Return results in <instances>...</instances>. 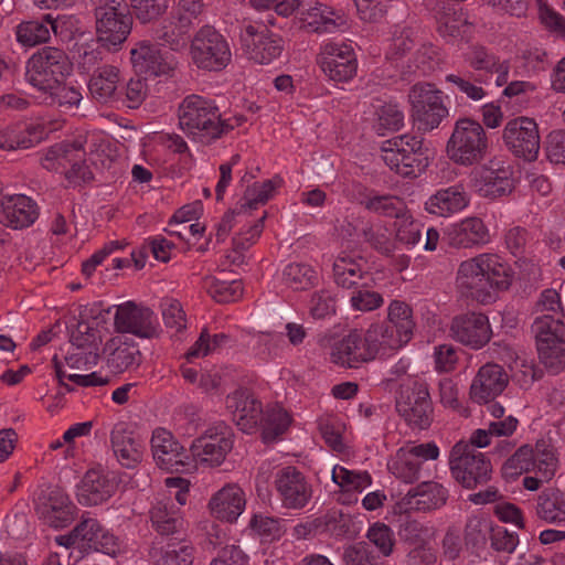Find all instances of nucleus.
Wrapping results in <instances>:
<instances>
[{
  "mask_svg": "<svg viewBox=\"0 0 565 565\" xmlns=\"http://www.w3.org/2000/svg\"><path fill=\"white\" fill-rule=\"evenodd\" d=\"M180 129L193 139L212 141L234 129L221 119L217 106L199 95L186 96L178 108Z\"/></svg>",
  "mask_w": 565,
  "mask_h": 565,
  "instance_id": "f257e3e1",
  "label": "nucleus"
},
{
  "mask_svg": "<svg viewBox=\"0 0 565 565\" xmlns=\"http://www.w3.org/2000/svg\"><path fill=\"white\" fill-rule=\"evenodd\" d=\"M489 151V139L482 125L471 118H460L455 122L446 145L450 161L461 167L481 163Z\"/></svg>",
  "mask_w": 565,
  "mask_h": 565,
  "instance_id": "f03ea898",
  "label": "nucleus"
},
{
  "mask_svg": "<svg viewBox=\"0 0 565 565\" xmlns=\"http://www.w3.org/2000/svg\"><path fill=\"white\" fill-rule=\"evenodd\" d=\"M384 162L402 177L416 178L429 163L428 148L420 136L401 135L383 142Z\"/></svg>",
  "mask_w": 565,
  "mask_h": 565,
  "instance_id": "7ed1b4c3",
  "label": "nucleus"
},
{
  "mask_svg": "<svg viewBox=\"0 0 565 565\" xmlns=\"http://www.w3.org/2000/svg\"><path fill=\"white\" fill-rule=\"evenodd\" d=\"M73 64L64 50L43 46L26 62V81L43 92H52L71 74Z\"/></svg>",
  "mask_w": 565,
  "mask_h": 565,
  "instance_id": "20e7f679",
  "label": "nucleus"
},
{
  "mask_svg": "<svg viewBox=\"0 0 565 565\" xmlns=\"http://www.w3.org/2000/svg\"><path fill=\"white\" fill-rule=\"evenodd\" d=\"M452 477L463 488L473 489L491 479L492 466L486 456L467 443H457L450 452Z\"/></svg>",
  "mask_w": 565,
  "mask_h": 565,
  "instance_id": "39448f33",
  "label": "nucleus"
},
{
  "mask_svg": "<svg viewBox=\"0 0 565 565\" xmlns=\"http://www.w3.org/2000/svg\"><path fill=\"white\" fill-rule=\"evenodd\" d=\"M191 57L199 68L220 72L230 64L232 52L224 35L206 24L192 39Z\"/></svg>",
  "mask_w": 565,
  "mask_h": 565,
  "instance_id": "423d86ee",
  "label": "nucleus"
},
{
  "mask_svg": "<svg viewBox=\"0 0 565 565\" xmlns=\"http://www.w3.org/2000/svg\"><path fill=\"white\" fill-rule=\"evenodd\" d=\"M97 41L107 50H116L128 38L132 28V15L125 4L110 0L95 8Z\"/></svg>",
  "mask_w": 565,
  "mask_h": 565,
  "instance_id": "0eeeda50",
  "label": "nucleus"
},
{
  "mask_svg": "<svg viewBox=\"0 0 565 565\" xmlns=\"http://www.w3.org/2000/svg\"><path fill=\"white\" fill-rule=\"evenodd\" d=\"M505 147L518 158L535 161L540 151V134L533 118L521 116L510 119L502 132Z\"/></svg>",
  "mask_w": 565,
  "mask_h": 565,
  "instance_id": "6e6552de",
  "label": "nucleus"
},
{
  "mask_svg": "<svg viewBox=\"0 0 565 565\" xmlns=\"http://www.w3.org/2000/svg\"><path fill=\"white\" fill-rule=\"evenodd\" d=\"M396 411L408 424L420 429L427 428L433 414L427 385L415 382L413 385L401 386L396 397Z\"/></svg>",
  "mask_w": 565,
  "mask_h": 565,
  "instance_id": "1a4fd4ad",
  "label": "nucleus"
},
{
  "mask_svg": "<svg viewBox=\"0 0 565 565\" xmlns=\"http://www.w3.org/2000/svg\"><path fill=\"white\" fill-rule=\"evenodd\" d=\"M233 448V433L225 424L209 428L204 435L196 438L191 452L196 461L210 467H217Z\"/></svg>",
  "mask_w": 565,
  "mask_h": 565,
  "instance_id": "9d476101",
  "label": "nucleus"
},
{
  "mask_svg": "<svg viewBox=\"0 0 565 565\" xmlns=\"http://www.w3.org/2000/svg\"><path fill=\"white\" fill-rule=\"evenodd\" d=\"M117 332L131 333L141 339H152L158 335L153 312L134 301L119 305L114 317Z\"/></svg>",
  "mask_w": 565,
  "mask_h": 565,
  "instance_id": "9b49d317",
  "label": "nucleus"
},
{
  "mask_svg": "<svg viewBox=\"0 0 565 565\" xmlns=\"http://www.w3.org/2000/svg\"><path fill=\"white\" fill-rule=\"evenodd\" d=\"M451 337L475 350L483 348L492 338L488 317L481 312H466L456 316L450 324Z\"/></svg>",
  "mask_w": 565,
  "mask_h": 565,
  "instance_id": "f8f14e48",
  "label": "nucleus"
},
{
  "mask_svg": "<svg viewBox=\"0 0 565 565\" xmlns=\"http://www.w3.org/2000/svg\"><path fill=\"white\" fill-rule=\"evenodd\" d=\"M322 72L334 82H348L358 71L355 53L349 44L329 43L318 58Z\"/></svg>",
  "mask_w": 565,
  "mask_h": 565,
  "instance_id": "ddd939ff",
  "label": "nucleus"
},
{
  "mask_svg": "<svg viewBox=\"0 0 565 565\" xmlns=\"http://www.w3.org/2000/svg\"><path fill=\"white\" fill-rule=\"evenodd\" d=\"M489 286L484 278L483 262L478 256L460 263L456 275V287L461 296L480 303L492 302Z\"/></svg>",
  "mask_w": 565,
  "mask_h": 565,
  "instance_id": "4468645a",
  "label": "nucleus"
},
{
  "mask_svg": "<svg viewBox=\"0 0 565 565\" xmlns=\"http://www.w3.org/2000/svg\"><path fill=\"white\" fill-rule=\"evenodd\" d=\"M275 484L284 507L288 509L303 508L312 495L311 486L305 476L291 466L277 472Z\"/></svg>",
  "mask_w": 565,
  "mask_h": 565,
  "instance_id": "2eb2a0df",
  "label": "nucleus"
},
{
  "mask_svg": "<svg viewBox=\"0 0 565 565\" xmlns=\"http://www.w3.org/2000/svg\"><path fill=\"white\" fill-rule=\"evenodd\" d=\"M246 35L250 38L244 39L247 46L248 58L258 64H269L273 60L280 56L284 51V40L281 36L268 30L267 25L258 28L248 24L245 28Z\"/></svg>",
  "mask_w": 565,
  "mask_h": 565,
  "instance_id": "dca6fc26",
  "label": "nucleus"
},
{
  "mask_svg": "<svg viewBox=\"0 0 565 565\" xmlns=\"http://www.w3.org/2000/svg\"><path fill=\"white\" fill-rule=\"evenodd\" d=\"M509 384V375L497 363L482 365L470 386V398L478 404H486L500 395Z\"/></svg>",
  "mask_w": 565,
  "mask_h": 565,
  "instance_id": "f3484780",
  "label": "nucleus"
},
{
  "mask_svg": "<svg viewBox=\"0 0 565 565\" xmlns=\"http://www.w3.org/2000/svg\"><path fill=\"white\" fill-rule=\"evenodd\" d=\"M511 170L499 163L490 162L473 172L475 186L482 198L497 199L508 195L513 190Z\"/></svg>",
  "mask_w": 565,
  "mask_h": 565,
  "instance_id": "a211bd4d",
  "label": "nucleus"
},
{
  "mask_svg": "<svg viewBox=\"0 0 565 565\" xmlns=\"http://www.w3.org/2000/svg\"><path fill=\"white\" fill-rule=\"evenodd\" d=\"M447 244L457 249L473 248L490 241L489 231L480 217L470 216L454 223L446 232Z\"/></svg>",
  "mask_w": 565,
  "mask_h": 565,
  "instance_id": "6ab92c4d",
  "label": "nucleus"
},
{
  "mask_svg": "<svg viewBox=\"0 0 565 565\" xmlns=\"http://www.w3.org/2000/svg\"><path fill=\"white\" fill-rule=\"evenodd\" d=\"M151 449L157 465L168 471H180L185 466V450L164 428H157L151 438Z\"/></svg>",
  "mask_w": 565,
  "mask_h": 565,
  "instance_id": "aec40b11",
  "label": "nucleus"
},
{
  "mask_svg": "<svg viewBox=\"0 0 565 565\" xmlns=\"http://www.w3.org/2000/svg\"><path fill=\"white\" fill-rule=\"evenodd\" d=\"M374 358V349L367 343L366 334L362 337L356 330L338 341L331 351L332 362L348 367H355Z\"/></svg>",
  "mask_w": 565,
  "mask_h": 565,
  "instance_id": "412c9836",
  "label": "nucleus"
},
{
  "mask_svg": "<svg viewBox=\"0 0 565 565\" xmlns=\"http://www.w3.org/2000/svg\"><path fill=\"white\" fill-rule=\"evenodd\" d=\"M226 405L233 415V420L244 433H250L262 419V404L247 390H236L228 395Z\"/></svg>",
  "mask_w": 565,
  "mask_h": 565,
  "instance_id": "4be33fe9",
  "label": "nucleus"
},
{
  "mask_svg": "<svg viewBox=\"0 0 565 565\" xmlns=\"http://www.w3.org/2000/svg\"><path fill=\"white\" fill-rule=\"evenodd\" d=\"M130 60L135 72L146 77L169 74L173 70L172 62L161 50L147 41L139 42L130 51Z\"/></svg>",
  "mask_w": 565,
  "mask_h": 565,
  "instance_id": "5701e85b",
  "label": "nucleus"
},
{
  "mask_svg": "<svg viewBox=\"0 0 565 565\" xmlns=\"http://www.w3.org/2000/svg\"><path fill=\"white\" fill-rule=\"evenodd\" d=\"M1 207L0 222L14 230L32 225L39 216L36 203L23 194L4 198Z\"/></svg>",
  "mask_w": 565,
  "mask_h": 565,
  "instance_id": "b1692460",
  "label": "nucleus"
},
{
  "mask_svg": "<svg viewBox=\"0 0 565 565\" xmlns=\"http://www.w3.org/2000/svg\"><path fill=\"white\" fill-rule=\"evenodd\" d=\"M105 364L110 374H121L137 369L142 360L139 348L132 342H121L110 339L104 348Z\"/></svg>",
  "mask_w": 565,
  "mask_h": 565,
  "instance_id": "393cba45",
  "label": "nucleus"
},
{
  "mask_svg": "<svg viewBox=\"0 0 565 565\" xmlns=\"http://www.w3.org/2000/svg\"><path fill=\"white\" fill-rule=\"evenodd\" d=\"M449 492L440 483L424 481L408 490L404 503L412 510L429 512L443 508L448 500Z\"/></svg>",
  "mask_w": 565,
  "mask_h": 565,
  "instance_id": "a878e982",
  "label": "nucleus"
},
{
  "mask_svg": "<svg viewBox=\"0 0 565 565\" xmlns=\"http://www.w3.org/2000/svg\"><path fill=\"white\" fill-rule=\"evenodd\" d=\"M246 505L244 491L237 484H226L210 500L209 508L218 520L234 522Z\"/></svg>",
  "mask_w": 565,
  "mask_h": 565,
  "instance_id": "bb28decb",
  "label": "nucleus"
},
{
  "mask_svg": "<svg viewBox=\"0 0 565 565\" xmlns=\"http://www.w3.org/2000/svg\"><path fill=\"white\" fill-rule=\"evenodd\" d=\"M75 505L61 491H52L45 502L40 504L36 512L49 526L63 529L75 520Z\"/></svg>",
  "mask_w": 565,
  "mask_h": 565,
  "instance_id": "cd10ccee",
  "label": "nucleus"
},
{
  "mask_svg": "<svg viewBox=\"0 0 565 565\" xmlns=\"http://www.w3.org/2000/svg\"><path fill=\"white\" fill-rule=\"evenodd\" d=\"M115 483L102 471L90 469L77 487V501L86 507L107 501L115 492Z\"/></svg>",
  "mask_w": 565,
  "mask_h": 565,
  "instance_id": "c85d7f7f",
  "label": "nucleus"
},
{
  "mask_svg": "<svg viewBox=\"0 0 565 565\" xmlns=\"http://www.w3.org/2000/svg\"><path fill=\"white\" fill-rule=\"evenodd\" d=\"M79 525L82 550L100 552L114 556L119 551L117 537L105 530L100 523L93 518H82Z\"/></svg>",
  "mask_w": 565,
  "mask_h": 565,
  "instance_id": "c756f323",
  "label": "nucleus"
},
{
  "mask_svg": "<svg viewBox=\"0 0 565 565\" xmlns=\"http://www.w3.org/2000/svg\"><path fill=\"white\" fill-rule=\"evenodd\" d=\"M111 446L124 467L132 468L142 459V440L121 426L111 431Z\"/></svg>",
  "mask_w": 565,
  "mask_h": 565,
  "instance_id": "7c9ffc66",
  "label": "nucleus"
},
{
  "mask_svg": "<svg viewBox=\"0 0 565 565\" xmlns=\"http://www.w3.org/2000/svg\"><path fill=\"white\" fill-rule=\"evenodd\" d=\"M469 203V198L459 185L441 189L431 195L425 203L428 213L437 216H448L463 210Z\"/></svg>",
  "mask_w": 565,
  "mask_h": 565,
  "instance_id": "2f4dec72",
  "label": "nucleus"
},
{
  "mask_svg": "<svg viewBox=\"0 0 565 565\" xmlns=\"http://www.w3.org/2000/svg\"><path fill=\"white\" fill-rule=\"evenodd\" d=\"M118 82L119 68L113 65H104L94 71L88 88L93 98L106 104L116 99Z\"/></svg>",
  "mask_w": 565,
  "mask_h": 565,
  "instance_id": "473e14b6",
  "label": "nucleus"
},
{
  "mask_svg": "<svg viewBox=\"0 0 565 565\" xmlns=\"http://www.w3.org/2000/svg\"><path fill=\"white\" fill-rule=\"evenodd\" d=\"M478 259L483 262L484 278L489 286V292L492 296V302L497 298L498 291L508 290L513 281V271L507 265L500 262V258L493 254H480Z\"/></svg>",
  "mask_w": 565,
  "mask_h": 565,
  "instance_id": "72a5a7b5",
  "label": "nucleus"
},
{
  "mask_svg": "<svg viewBox=\"0 0 565 565\" xmlns=\"http://www.w3.org/2000/svg\"><path fill=\"white\" fill-rule=\"evenodd\" d=\"M536 516L547 523H561L565 521L564 492L559 489L548 488L543 490L536 499Z\"/></svg>",
  "mask_w": 565,
  "mask_h": 565,
  "instance_id": "f704fd0d",
  "label": "nucleus"
},
{
  "mask_svg": "<svg viewBox=\"0 0 565 565\" xmlns=\"http://www.w3.org/2000/svg\"><path fill=\"white\" fill-rule=\"evenodd\" d=\"M85 156L83 143L81 141L61 142L52 146L42 160V166L46 170L65 169L66 164L81 160Z\"/></svg>",
  "mask_w": 565,
  "mask_h": 565,
  "instance_id": "c9c22d12",
  "label": "nucleus"
},
{
  "mask_svg": "<svg viewBox=\"0 0 565 565\" xmlns=\"http://www.w3.org/2000/svg\"><path fill=\"white\" fill-rule=\"evenodd\" d=\"M531 331L536 347L565 341V323L558 316L546 313L536 317L531 326Z\"/></svg>",
  "mask_w": 565,
  "mask_h": 565,
  "instance_id": "e433bc0d",
  "label": "nucleus"
},
{
  "mask_svg": "<svg viewBox=\"0 0 565 565\" xmlns=\"http://www.w3.org/2000/svg\"><path fill=\"white\" fill-rule=\"evenodd\" d=\"M46 136L41 125H30L23 130L10 129L0 135V148L4 150L29 149L40 143Z\"/></svg>",
  "mask_w": 565,
  "mask_h": 565,
  "instance_id": "4c0bfd02",
  "label": "nucleus"
},
{
  "mask_svg": "<svg viewBox=\"0 0 565 565\" xmlns=\"http://www.w3.org/2000/svg\"><path fill=\"white\" fill-rule=\"evenodd\" d=\"M352 521L350 515L342 513L339 510H331L324 515L315 519L308 525H299L296 532L301 534V530L321 531L330 533L333 536L342 537L350 533Z\"/></svg>",
  "mask_w": 565,
  "mask_h": 565,
  "instance_id": "58836bf2",
  "label": "nucleus"
},
{
  "mask_svg": "<svg viewBox=\"0 0 565 565\" xmlns=\"http://www.w3.org/2000/svg\"><path fill=\"white\" fill-rule=\"evenodd\" d=\"M397 328H394L392 323H375L372 324L366 331V341L374 349L376 354L381 347L388 349H399L404 344L411 341L409 338H405Z\"/></svg>",
  "mask_w": 565,
  "mask_h": 565,
  "instance_id": "ea45409f",
  "label": "nucleus"
},
{
  "mask_svg": "<svg viewBox=\"0 0 565 565\" xmlns=\"http://www.w3.org/2000/svg\"><path fill=\"white\" fill-rule=\"evenodd\" d=\"M333 277L339 287L359 288L363 281L373 280L371 275L363 271L361 266L351 258H338L333 264Z\"/></svg>",
  "mask_w": 565,
  "mask_h": 565,
  "instance_id": "a19ab883",
  "label": "nucleus"
},
{
  "mask_svg": "<svg viewBox=\"0 0 565 565\" xmlns=\"http://www.w3.org/2000/svg\"><path fill=\"white\" fill-rule=\"evenodd\" d=\"M150 520L152 526L162 536H169L178 533L182 525V519L173 510V503L159 501L150 510Z\"/></svg>",
  "mask_w": 565,
  "mask_h": 565,
  "instance_id": "79ce46f5",
  "label": "nucleus"
},
{
  "mask_svg": "<svg viewBox=\"0 0 565 565\" xmlns=\"http://www.w3.org/2000/svg\"><path fill=\"white\" fill-rule=\"evenodd\" d=\"M437 31L441 36L456 38L460 28L467 23L458 3L440 2L436 9Z\"/></svg>",
  "mask_w": 565,
  "mask_h": 565,
  "instance_id": "37998d69",
  "label": "nucleus"
},
{
  "mask_svg": "<svg viewBox=\"0 0 565 565\" xmlns=\"http://www.w3.org/2000/svg\"><path fill=\"white\" fill-rule=\"evenodd\" d=\"M332 15H334V12L330 8L317 3L316 7H310L306 12H302V21L311 32H332L345 24L341 17L333 19Z\"/></svg>",
  "mask_w": 565,
  "mask_h": 565,
  "instance_id": "c03bdc74",
  "label": "nucleus"
},
{
  "mask_svg": "<svg viewBox=\"0 0 565 565\" xmlns=\"http://www.w3.org/2000/svg\"><path fill=\"white\" fill-rule=\"evenodd\" d=\"M441 57L437 49L433 45L424 44L415 53L412 64H408L402 72L403 78L408 75L427 76L437 71L440 66Z\"/></svg>",
  "mask_w": 565,
  "mask_h": 565,
  "instance_id": "a18cd8bd",
  "label": "nucleus"
},
{
  "mask_svg": "<svg viewBox=\"0 0 565 565\" xmlns=\"http://www.w3.org/2000/svg\"><path fill=\"white\" fill-rule=\"evenodd\" d=\"M387 321L397 328L405 338L412 339L415 329V321L413 319V309L408 303L401 300H393L387 310Z\"/></svg>",
  "mask_w": 565,
  "mask_h": 565,
  "instance_id": "49530a36",
  "label": "nucleus"
},
{
  "mask_svg": "<svg viewBox=\"0 0 565 565\" xmlns=\"http://www.w3.org/2000/svg\"><path fill=\"white\" fill-rule=\"evenodd\" d=\"M363 205L373 213L396 220L404 216L407 211L405 202L394 195H375L364 201Z\"/></svg>",
  "mask_w": 565,
  "mask_h": 565,
  "instance_id": "de8ad7c7",
  "label": "nucleus"
},
{
  "mask_svg": "<svg viewBox=\"0 0 565 565\" xmlns=\"http://www.w3.org/2000/svg\"><path fill=\"white\" fill-rule=\"evenodd\" d=\"M70 341L74 350L99 352L102 335L99 330L93 328L87 321H78L72 330Z\"/></svg>",
  "mask_w": 565,
  "mask_h": 565,
  "instance_id": "09e8293b",
  "label": "nucleus"
},
{
  "mask_svg": "<svg viewBox=\"0 0 565 565\" xmlns=\"http://www.w3.org/2000/svg\"><path fill=\"white\" fill-rule=\"evenodd\" d=\"M533 448L529 445L521 446L502 466L504 478H516L523 472L535 469L533 461Z\"/></svg>",
  "mask_w": 565,
  "mask_h": 565,
  "instance_id": "8fccbe9b",
  "label": "nucleus"
},
{
  "mask_svg": "<svg viewBox=\"0 0 565 565\" xmlns=\"http://www.w3.org/2000/svg\"><path fill=\"white\" fill-rule=\"evenodd\" d=\"M408 100L413 109L424 113L425 107L435 106L443 103V93L430 83H417L413 85L408 93Z\"/></svg>",
  "mask_w": 565,
  "mask_h": 565,
  "instance_id": "3c124183",
  "label": "nucleus"
},
{
  "mask_svg": "<svg viewBox=\"0 0 565 565\" xmlns=\"http://www.w3.org/2000/svg\"><path fill=\"white\" fill-rule=\"evenodd\" d=\"M284 280L294 290H307L316 285L317 275L307 264H290L284 270Z\"/></svg>",
  "mask_w": 565,
  "mask_h": 565,
  "instance_id": "603ef678",
  "label": "nucleus"
},
{
  "mask_svg": "<svg viewBox=\"0 0 565 565\" xmlns=\"http://www.w3.org/2000/svg\"><path fill=\"white\" fill-rule=\"evenodd\" d=\"M17 40L24 46H35L50 39L47 23L41 21H26L17 26Z\"/></svg>",
  "mask_w": 565,
  "mask_h": 565,
  "instance_id": "864d4df0",
  "label": "nucleus"
},
{
  "mask_svg": "<svg viewBox=\"0 0 565 565\" xmlns=\"http://www.w3.org/2000/svg\"><path fill=\"white\" fill-rule=\"evenodd\" d=\"M422 461L407 451L398 452L396 459L390 466L392 473L406 483H413L419 478Z\"/></svg>",
  "mask_w": 565,
  "mask_h": 565,
  "instance_id": "5fc2aeb1",
  "label": "nucleus"
},
{
  "mask_svg": "<svg viewBox=\"0 0 565 565\" xmlns=\"http://www.w3.org/2000/svg\"><path fill=\"white\" fill-rule=\"evenodd\" d=\"M540 362L551 372L558 373L565 367V341L536 347Z\"/></svg>",
  "mask_w": 565,
  "mask_h": 565,
  "instance_id": "6e6d98bb",
  "label": "nucleus"
},
{
  "mask_svg": "<svg viewBox=\"0 0 565 565\" xmlns=\"http://www.w3.org/2000/svg\"><path fill=\"white\" fill-rule=\"evenodd\" d=\"M360 19L367 23L385 20L391 9V0H353Z\"/></svg>",
  "mask_w": 565,
  "mask_h": 565,
  "instance_id": "4d7b16f0",
  "label": "nucleus"
},
{
  "mask_svg": "<svg viewBox=\"0 0 565 565\" xmlns=\"http://www.w3.org/2000/svg\"><path fill=\"white\" fill-rule=\"evenodd\" d=\"M370 280L363 281L362 285L354 289L350 303L355 311H373L380 308L384 299L380 292L370 289Z\"/></svg>",
  "mask_w": 565,
  "mask_h": 565,
  "instance_id": "13d9d810",
  "label": "nucleus"
},
{
  "mask_svg": "<svg viewBox=\"0 0 565 565\" xmlns=\"http://www.w3.org/2000/svg\"><path fill=\"white\" fill-rule=\"evenodd\" d=\"M533 455L535 469H537L546 481L550 480L555 472L556 458L548 441L544 439L537 440L535 448H533Z\"/></svg>",
  "mask_w": 565,
  "mask_h": 565,
  "instance_id": "bf43d9fd",
  "label": "nucleus"
},
{
  "mask_svg": "<svg viewBox=\"0 0 565 565\" xmlns=\"http://www.w3.org/2000/svg\"><path fill=\"white\" fill-rule=\"evenodd\" d=\"M290 416L282 408H273L267 413L263 428V439L273 441L279 435L284 434L290 425Z\"/></svg>",
  "mask_w": 565,
  "mask_h": 565,
  "instance_id": "052dcab7",
  "label": "nucleus"
},
{
  "mask_svg": "<svg viewBox=\"0 0 565 565\" xmlns=\"http://www.w3.org/2000/svg\"><path fill=\"white\" fill-rule=\"evenodd\" d=\"M281 182V179L277 177L274 180H267L263 183H254L252 186H248L244 194L246 203L242 205V209L253 210L256 209L257 204L266 203L273 191L276 186L280 185Z\"/></svg>",
  "mask_w": 565,
  "mask_h": 565,
  "instance_id": "680f3d73",
  "label": "nucleus"
},
{
  "mask_svg": "<svg viewBox=\"0 0 565 565\" xmlns=\"http://www.w3.org/2000/svg\"><path fill=\"white\" fill-rule=\"evenodd\" d=\"M412 111L414 121L418 124V129L425 131L437 128L441 120L448 115V109L444 103L436 104V108L435 106L425 107L424 113L419 111V108L413 109Z\"/></svg>",
  "mask_w": 565,
  "mask_h": 565,
  "instance_id": "e2e57ef3",
  "label": "nucleus"
},
{
  "mask_svg": "<svg viewBox=\"0 0 565 565\" xmlns=\"http://www.w3.org/2000/svg\"><path fill=\"white\" fill-rule=\"evenodd\" d=\"M366 537L384 556H390L393 553L395 545L394 534L391 527L385 523L376 522L371 525L367 530Z\"/></svg>",
  "mask_w": 565,
  "mask_h": 565,
  "instance_id": "0e129e2a",
  "label": "nucleus"
},
{
  "mask_svg": "<svg viewBox=\"0 0 565 565\" xmlns=\"http://www.w3.org/2000/svg\"><path fill=\"white\" fill-rule=\"evenodd\" d=\"M137 19L142 23L157 20L168 9V0H130Z\"/></svg>",
  "mask_w": 565,
  "mask_h": 565,
  "instance_id": "69168bd1",
  "label": "nucleus"
},
{
  "mask_svg": "<svg viewBox=\"0 0 565 565\" xmlns=\"http://www.w3.org/2000/svg\"><path fill=\"white\" fill-rule=\"evenodd\" d=\"M343 561L345 565H382L366 542L348 546L343 553Z\"/></svg>",
  "mask_w": 565,
  "mask_h": 565,
  "instance_id": "338daca9",
  "label": "nucleus"
},
{
  "mask_svg": "<svg viewBox=\"0 0 565 565\" xmlns=\"http://www.w3.org/2000/svg\"><path fill=\"white\" fill-rule=\"evenodd\" d=\"M207 291L215 301L227 303L237 300L243 294V288L238 281L226 282L213 278Z\"/></svg>",
  "mask_w": 565,
  "mask_h": 565,
  "instance_id": "774afa93",
  "label": "nucleus"
}]
</instances>
